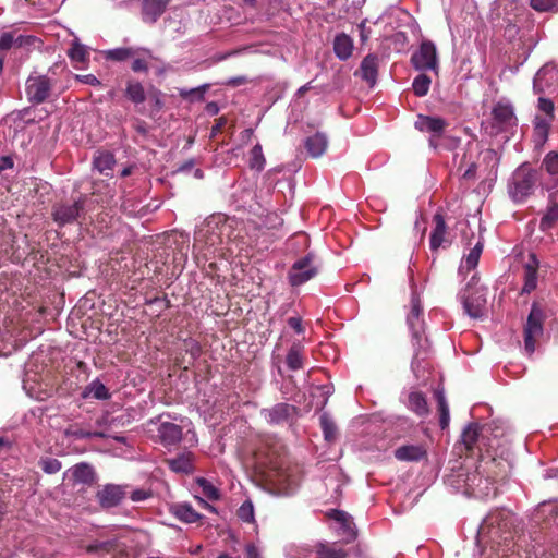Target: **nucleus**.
Masks as SVG:
<instances>
[{"instance_id":"nucleus-1","label":"nucleus","mask_w":558,"mask_h":558,"mask_svg":"<svg viewBox=\"0 0 558 558\" xmlns=\"http://www.w3.org/2000/svg\"><path fill=\"white\" fill-rule=\"evenodd\" d=\"M513 514L507 509L490 511L480 525L478 534L487 537L492 543L502 544L513 538Z\"/></svg>"},{"instance_id":"nucleus-2","label":"nucleus","mask_w":558,"mask_h":558,"mask_svg":"<svg viewBox=\"0 0 558 558\" xmlns=\"http://www.w3.org/2000/svg\"><path fill=\"white\" fill-rule=\"evenodd\" d=\"M88 195L80 194L77 198L57 202L51 207L53 221L62 227L77 222L82 225L87 214Z\"/></svg>"},{"instance_id":"nucleus-3","label":"nucleus","mask_w":558,"mask_h":558,"mask_svg":"<svg viewBox=\"0 0 558 558\" xmlns=\"http://www.w3.org/2000/svg\"><path fill=\"white\" fill-rule=\"evenodd\" d=\"M322 267V258L315 252H308L291 265L287 275L288 282L293 288L301 287L315 279Z\"/></svg>"},{"instance_id":"nucleus-4","label":"nucleus","mask_w":558,"mask_h":558,"mask_svg":"<svg viewBox=\"0 0 558 558\" xmlns=\"http://www.w3.org/2000/svg\"><path fill=\"white\" fill-rule=\"evenodd\" d=\"M538 181L537 171L526 166L519 167L512 174L508 185L510 197L515 203H523L530 197Z\"/></svg>"},{"instance_id":"nucleus-5","label":"nucleus","mask_w":558,"mask_h":558,"mask_svg":"<svg viewBox=\"0 0 558 558\" xmlns=\"http://www.w3.org/2000/svg\"><path fill=\"white\" fill-rule=\"evenodd\" d=\"M545 314L537 302H533L523 329L524 350L529 355L535 352L536 343L544 333Z\"/></svg>"},{"instance_id":"nucleus-6","label":"nucleus","mask_w":558,"mask_h":558,"mask_svg":"<svg viewBox=\"0 0 558 558\" xmlns=\"http://www.w3.org/2000/svg\"><path fill=\"white\" fill-rule=\"evenodd\" d=\"M410 62L417 71L437 72L439 61L435 44L428 39L423 40L418 49L412 53Z\"/></svg>"},{"instance_id":"nucleus-7","label":"nucleus","mask_w":558,"mask_h":558,"mask_svg":"<svg viewBox=\"0 0 558 558\" xmlns=\"http://www.w3.org/2000/svg\"><path fill=\"white\" fill-rule=\"evenodd\" d=\"M478 470L496 484L508 477L511 463L507 459L496 458L487 452V454H480Z\"/></svg>"},{"instance_id":"nucleus-8","label":"nucleus","mask_w":558,"mask_h":558,"mask_svg":"<svg viewBox=\"0 0 558 558\" xmlns=\"http://www.w3.org/2000/svg\"><path fill=\"white\" fill-rule=\"evenodd\" d=\"M171 417L169 413H162L155 418L150 420V423L160 422L157 428V437L159 442L166 447L171 448L179 445L183 438V428L171 422H162V417Z\"/></svg>"},{"instance_id":"nucleus-9","label":"nucleus","mask_w":558,"mask_h":558,"mask_svg":"<svg viewBox=\"0 0 558 558\" xmlns=\"http://www.w3.org/2000/svg\"><path fill=\"white\" fill-rule=\"evenodd\" d=\"M464 484L465 489L475 496L488 497L497 495L494 482L487 475L480 472L478 465L474 472L466 474Z\"/></svg>"},{"instance_id":"nucleus-10","label":"nucleus","mask_w":558,"mask_h":558,"mask_svg":"<svg viewBox=\"0 0 558 558\" xmlns=\"http://www.w3.org/2000/svg\"><path fill=\"white\" fill-rule=\"evenodd\" d=\"M482 428L478 424L472 423L468 425L461 435V441L465 449V454L473 457L483 454V446H485V437L481 433Z\"/></svg>"},{"instance_id":"nucleus-11","label":"nucleus","mask_w":558,"mask_h":558,"mask_svg":"<svg viewBox=\"0 0 558 558\" xmlns=\"http://www.w3.org/2000/svg\"><path fill=\"white\" fill-rule=\"evenodd\" d=\"M126 496V486L106 484L97 493L96 499L104 509L117 507Z\"/></svg>"},{"instance_id":"nucleus-12","label":"nucleus","mask_w":558,"mask_h":558,"mask_svg":"<svg viewBox=\"0 0 558 558\" xmlns=\"http://www.w3.org/2000/svg\"><path fill=\"white\" fill-rule=\"evenodd\" d=\"M492 117L493 128L497 129V132L508 131L517 125V117L510 104L497 102L492 110Z\"/></svg>"},{"instance_id":"nucleus-13","label":"nucleus","mask_w":558,"mask_h":558,"mask_svg":"<svg viewBox=\"0 0 558 558\" xmlns=\"http://www.w3.org/2000/svg\"><path fill=\"white\" fill-rule=\"evenodd\" d=\"M447 126L448 122L440 117L418 114L415 121V128L418 131L432 134L429 144L433 147H437L435 140L442 135Z\"/></svg>"},{"instance_id":"nucleus-14","label":"nucleus","mask_w":558,"mask_h":558,"mask_svg":"<svg viewBox=\"0 0 558 558\" xmlns=\"http://www.w3.org/2000/svg\"><path fill=\"white\" fill-rule=\"evenodd\" d=\"M51 86V82L47 76L28 78L26 85L28 100L36 105L43 104L50 96Z\"/></svg>"},{"instance_id":"nucleus-15","label":"nucleus","mask_w":558,"mask_h":558,"mask_svg":"<svg viewBox=\"0 0 558 558\" xmlns=\"http://www.w3.org/2000/svg\"><path fill=\"white\" fill-rule=\"evenodd\" d=\"M412 335V344L414 348V354L411 362L412 371L414 372L416 377H420V367L421 363L428 357L430 352V343L428 338L425 336V330L415 331Z\"/></svg>"},{"instance_id":"nucleus-16","label":"nucleus","mask_w":558,"mask_h":558,"mask_svg":"<svg viewBox=\"0 0 558 558\" xmlns=\"http://www.w3.org/2000/svg\"><path fill=\"white\" fill-rule=\"evenodd\" d=\"M218 230H220V218L205 221L195 230L194 244H222Z\"/></svg>"},{"instance_id":"nucleus-17","label":"nucleus","mask_w":558,"mask_h":558,"mask_svg":"<svg viewBox=\"0 0 558 558\" xmlns=\"http://www.w3.org/2000/svg\"><path fill=\"white\" fill-rule=\"evenodd\" d=\"M123 97L134 105L137 112L144 113L143 109L140 108L147 100V94L145 86L134 77H126L124 82Z\"/></svg>"},{"instance_id":"nucleus-18","label":"nucleus","mask_w":558,"mask_h":558,"mask_svg":"<svg viewBox=\"0 0 558 558\" xmlns=\"http://www.w3.org/2000/svg\"><path fill=\"white\" fill-rule=\"evenodd\" d=\"M265 418L275 425L291 422L298 413L295 405L289 403H277L270 409L263 411Z\"/></svg>"},{"instance_id":"nucleus-19","label":"nucleus","mask_w":558,"mask_h":558,"mask_svg":"<svg viewBox=\"0 0 558 558\" xmlns=\"http://www.w3.org/2000/svg\"><path fill=\"white\" fill-rule=\"evenodd\" d=\"M379 66V58L377 54L368 53L362 60L360 68L354 72L355 76H360L369 87L375 86L377 82Z\"/></svg>"},{"instance_id":"nucleus-20","label":"nucleus","mask_w":558,"mask_h":558,"mask_svg":"<svg viewBox=\"0 0 558 558\" xmlns=\"http://www.w3.org/2000/svg\"><path fill=\"white\" fill-rule=\"evenodd\" d=\"M430 228L429 244H442L449 241L448 225L441 209L433 216Z\"/></svg>"},{"instance_id":"nucleus-21","label":"nucleus","mask_w":558,"mask_h":558,"mask_svg":"<svg viewBox=\"0 0 558 558\" xmlns=\"http://www.w3.org/2000/svg\"><path fill=\"white\" fill-rule=\"evenodd\" d=\"M315 558H348L349 551L338 542H318L314 545Z\"/></svg>"},{"instance_id":"nucleus-22","label":"nucleus","mask_w":558,"mask_h":558,"mask_svg":"<svg viewBox=\"0 0 558 558\" xmlns=\"http://www.w3.org/2000/svg\"><path fill=\"white\" fill-rule=\"evenodd\" d=\"M539 262L534 253L529 255V259L524 265V284L521 293H531L537 287V271Z\"/></svg>"},{"instance_id":"nucleus-23","label":"nucleus","mask_w":558,"mask_h":558,"mask_svg":"<svg viewBox=\"0 0 558 558\" xmlns=\"http://www.w3.org/2000/svg\"><path fill=\"white\" fill-rule=\"evenodd\" d=\"M395 457L399 461L418 462L427 458V450L423 445H404L395 450Z\"/></svg>"},{"instance_id":"nucleus-24","label":"nucleus","mask_w":558,"mask_h":558,"mask_svg":"<svg viewBox=\"0 0 558 558\" xmlns=\"http://www.w3.org/2000/svg\"><path fill=\"white\" fill-rule=\"evenodd\" d=\"M170 0H143L142 15L144 22L155 23L166 11Z\"/></svg>"},{"instance_id":"nucleus-25","label":"nucleus","mask_w":558,"mask_h":558,"mask_svg":"<svg viewBox=\"0 0 558 558\" xmlns=\"http://www.w3.org/2000/svg\"><path fill=\"white\" fill-rule=\"evenodd\" d=\"M558 222V190L550 193L546 213L541 218L539 228L546 231Z\"/></svg>"},{"instance_id":"nucleus-26","label":"nucleus","mask_w":558,"mask_h":558,"mask_svg":"<svg viewBox=\"0 0 558 558\" xmlns=\"http://www.w3.org/2000/svg\"><path fill=\"white\" fill-rule=\"evenodd\" d=\"M331 517L341 524L344 543L349 544L353 542L357 536V532L352 518L342 510H333Z\"/></svg>"},{"instance_id":"nucleus-27","label":"nucleus","mask_w":558,"mask_h":558,"mask_svg":"<svg viewBox=\"0 0 558 558\" xmlns=\"http://www.w3.org/2000/svg\"><path fill=\"white\" fill-rule=\"evenodd\" d=\"M423 308L421 306V302L417 298L413 296L411 299V310L407 317L408 326L411 330V333L415 331H424V320L422 319Z\"/></svg>"},{"instance_id":"nucleus-28","label":"nucleus","mask_w":558,"mask_h":558,"mask_svg":"<svg viewBox=\"0 0 558 558\" xmlns=\"http://www.w3.org/2000/svg\"><path fill=\"white\" fill-rule=\"evenodd\" d=\"M172 514L184 523H196L202 522L204 515L198 513L189 504H177L171 509Z\"/></svg>"},{"instance_id":"nucleus-29","label":"nucleus","mask_w":558,"mask_h":558,"mask_svg":"<svg viewBox=\"0 0 558 558\" xmlns=\"http://www.w3.org/2000/svg\"><path fill=\"white\" fill-rule=\"evenodd\" d=\"M327 145V137L320 132L308 136L304 143L307 154L313 158L320 157L326 151Z\"/></svg>"},{"instance_id":"nucleus-30","label":"nucleus","mask_w":558,"mask_h":558,"mask_svg":"<svg viewBox=\"0 0 558 558\" xmlns=\"http://www.w3.org/2000/svg\"><path fill=\"white\" fill-rule=\"evenodd\" d=\"M333 51L340 60H348L353 51L352 38L345 33L338 34L333 40Z\"/></svg>"},{"instance_id":"nucleus-31","label":"nucleus","mask_w":558,"mask_h":558,"mask_svg":"<svg viewBox=\"0 0 558 558\" xmlns=\"http://www.w3.org/2000/svg\"><path fill=\"white\" fill-rule=\"evenodd\" d=\"M116 165V159L113 154L109 151H99L94 156L93 166L95 169L99 171V173L111 177L113 167Z\"/></svg>"},{"instance_id":"nucleus-32","label":"nucleus","mask_w":558,"mask_h":558,"mask_svg":"<svg viewBox=\"0 0 558 558\" xmlns=\"http://www.w3.org/2000/svg\"><path fill=\"white\" fill-rule=\"evenodd\" d=\"M486 300L483 295L471 294L464 299L463 305L465 312L472 318H480L484 315Z\"/></svg>"},{"instance_id":"nucleus-33","label":"nucleus","mask_w":558,"mask_h":558,"mask_svg":"<svg viewBox=\"0 0 558 558\" xmlns=\"http://www.w3.org/2000/svg\"><path fill=\"white\" fill-rule=\"evenodd\" d=\"M192 461L193 454L191 452H186L178 456L177 458L169 459L166 462L171 471L189 474L194 470Z\"/></svg>"},{"instance_id":"nucleus-34","label":"nucleus","mask_w":558,"mask_h":558,"mask_svg":"<svg viewBox=\"0 0 558 558\" xmlns=\"http://www.w3.org/2000/svg\"><path fill=\"white\" fill-rule=\"evenodd\" d=\"M75 482L92 485L96 481V473L94 468L85 462L77 463L72 472Z\"/></svg>"},{"instance_id":"nucleus-35","label":"nucleus","mask_w":558,"mask_h":558,"mask_svg":"<svg viewBox=\"0 0 558 558\" xmlns=\"http://www.w3.org/2000/svg\"><path fill=\"white\" fill-rule=\"evenodd\" d=\"M142 50L133 47H119L104 51L106 60L124 62L137 56Z\"/></svg>"},{"instance_id":"nucleus-36","label":"nucleus","mask_w":558,"mask_h":558,"mask_svg":"<svg viewBox=\"0 0 558 558\" xmlns=\"http://www.w3.org/2000/svg\"><path fill=\"white\" fill-rule=\"evenodd\" d=\"M82 397L84 399L93 397L97 400H108L111 395L99 379H95L84 388Z\"/></svg>"},{"instance_id":"nucleus-37","label":"nucleus","mask_w":558,"mask_h":558,"mask_svg":"<svg viewBox=\"0 0 558 558\" xmlns=\"http://www.w3.org/2000/svg\"><path fill=\"white\" fill-rule=\"evenodd\" d=\"M146 101L149 102V111H148L147 116L151 119H155L156 116L165 107L163 93L160 89L150 87L148 90V94H147Z\"/></svg>"},{"instance_id":"nucleus-38","label":"nucleus","mask_w":558,"mask_h":558,"mask_svg":"<svg viewBox=\"0 0 558 558\" xmlns=\"http://www.w3.org/2000/svg\"><path fill=\"white\" fill-rule=\"evenodd\" d=\"M304 347L300 343H293L287 354V365L291 371H299L303 367Z\"/></svg>"},{"instance_id":"nucleus-39","label":"nucleus","mask_w":558,"mask_h":558,"mask_svg":"<svg viewBox=\"0 0 558 558\" xmlns=\"http://www.w3.org/2000/svg\"><path fill=\"white\" fill-rule=\"evenodd\" d=\"M483 246H473L466 257H464L459 267V274L465 276L471 270H474L478 264L482 255Z\"/></svg>"},{"instance_id":"nucleus-40","label":"nucleus","mask_w":558,"mask_h":558,"mask_svg":"<svg viewBox=\"0 0 558 558\" xmlns=\"http://www.w3.org/2000/svg\"><path fill=\"white\" fill-rule=\"evenodd\" d=\"M64 435L66 437H71L73 439H86V438H104L105 434L102 432H90L78 424H71L64 430Z\"/></svg>"},{"instance_id":"nucleus-41","label":"nucleus","mask_w":558,"mask_h":558,"mask_svg":"<svg viewBox=\"0 0 558 558\" xmlns=\"http://www.w3.org/2000/svg\"><path fill=\"white\" fill-rule=\"evenodd\" d=\"M157 236L162 239L161 244H185L190 242V234L177 229L166 231Z\"/></svg>"},{"instance_id":"nucleus-42","label":"nucleus","mask_w":558,"mask_h":558,"mask_svg":"<svg viewBox=\"0 0 558 558\" xmlns=\"http://www.w3.org/2000/svg\"><path fill=\"white\" fill-rule=\"evenodd\" d=\"M410 409L420 416L428 414V405L425 396L422 392H411L409 396Z\"/></svg>"},{"instance_id":"nucleus-43","label":"nucleus","mask_w":558,"mask_h":558,"mask_svg":"<svg viewBox=\"0 0 558 558\" xmlns=\"http://www.w3.org/2000/svg\"><path fill=\"white\" fill-rule=\"evenodd\" d=\"M218 235H220L222 244H231L239 239V233L235 234L232 221L227 219H220V230H218Z\"/></svg>"},{"instance_id":"nucleus-44","label":"nucleus","mask_w":558,"mask_h":558,"mask_svg":"<svg viewBox=\"0 0 558 558\" xmlns=\"http://www.w3.org/2000/svg\"><path fill=\"white\" fill-rule=\"evenodd\" d=\"M320 427L324 437L327 441H333L337 437V425L333 420L327 414L323 413L319 417Z\"/></svg>"},{"instance_id":"nucleus-45","label":"nucleus","mask_w":558,"mask_h":558,"mask_svg":"<svg viewBox=\"0 0 558 558\" xmlns=\"http://www.w3.org/2000/svg\"><path fill=\"white\" fill-rule=\"evenodd\" d=\"M438 411H439V425L441 429H445L449 425L450 415H449V407L446 401L445 395L441 391L435 392Z\"/></svg>"},{"instance_id":"nucleus-46","label":"nucleus","mask_w":558,"mask_h":558,"mask_svg":"<svg viewBox=\"0 0 558 558\" xmlns=\"http://www.w3.org/2000/svg\"><path fill=\"white\" fill-rule=\"evenodd\" d=\"M266 159L263 154L262 145L256 144L250 151L248 166L252 170L262 171L265 167Z\"/></svg>"},{"instance_id":"nucleus-47","label":"nucleus","mask_w":558,"mask_h":558,"mask_svg":"<svg viewBox=\"0 0 558 558\" xmlns=\"http://www.w3.org/2000/svg\"><path fill=\"white\" fill-rule=\"evenodd\" d=\"M430 84H432V80L427 74H425V73L418 74L412 83V88H413L415 96H417V97L426 96L429 92Z\"/></svg>"},{"instance_id":"nucleus-48","label":"nucleus","mask_w":558,"mask_h":558,"mask_svg":"<svg viewBox=\"0 0 558 558\" xmlns=\"http://www.w3.org/2000/svg\"><path fill=\"white\" fill-rule=\"evenodd\" d=\"M68 56L74 62H85L89 58V52L84 45L74 41L69 49Z\"/></svg>"},{"instance_id":"nucleus-49","label":"nucleus","mask_w":558,"mask_h":558,"mask_svg":"<svg viewBox=\"0 0 558 558\" xmlns=\"http://www.w3.org/2000/svg\"><path fill=\"white\" fill-rule=\"evenodd\" d=\"M542 167L550 175L558 174V151L551 150L547 153L542 161Z\"/></svg>"},{"instance_id":"nucleus-50","label":"nucleus","mask_w":558,"mask_h":558,"mask_svg":"<svg viewBox=\"0 0 558 558\" xmlns=\"http://www.w3.org/2000/svg\"><path fill=\"white\" fill-rule=\"evenodd\" d=\"M530 5L536 12H558V0H530Z\"/></svg>"},{"instance_id":"nucleus-51","label":"nucleus","mask_w":558,"mask_h":558,"mask_svg":"<svg viewBox=\"0 0 558 558\" xmlns=\"http://www.w3.org/2000/svg\"><path fill=\"white\" fill-rule=\"evenodd\" d=\"M14 32V49L17 48H25L28 49L32 46H35V44L40 43V40L33 35H23L20 34L17 31Z\"/></svg>"},{"instance_id":"nucleus-52","label":"nucleus","mask_w":558,"mask_h":558,"mask_svg":"<svg viewBox=\"0 0 558 558\" xmlns=\"http://www.w3.org/2000/svg\"><path fill=\"white\" fill-rule=\"evenodd\" d=\"M463 165H468V168L464 170V172L461 174V180L465 182H473L476 179V169L477 166L474 161L468 162L466 160V154H464L461 158L460 165L458 167V170L460 171Z\"/></svg>"},{"instance_id":"nucleus-53","label":"nucleus","mask_w":558,"mask_h":558,"mask_svg":"<svg viewBox=\"0 0 558 558\" xmlns=\"http://www.w3.org/2000/svg\"><path fill=\"white\" fill-rule=\"evenodd\" d=\"M553 121L550 118H541L538 116L535 118V133L543 141L547 140Z\"/></svg>"},{"instance_id":"nucleus-54","label":"nucleus","mask_w":558,"mask_h":558,"mask_svg":"<svg viewBox=\"0 0 558 558\" xmlns=\"http://www.w3.org/2000/svg\"><path fill=\"white\" fill-rule=\"evenodd\" d=\"M236 515L243 522L251 523L254 521V507L251 500H245L236 511Z\"/></svg>"},{"instance_id":"nucleus-55","label":"nucleus","mask_w":558,"mask_h":558,"mask_svg":"<svg viewBox=\"0 0 558 558\" xmlns=\"http://www.w3.org/2000/svg\"><path fill=\"white\" fill-rule=\"evenodd\" d=\"M207 85H204L202 87H196L192 89H180L179 95L183 99H190V100H199L202 101L204 99V94L207 90Z\"/></svg>"},{"instance_id":"nucleus-56","label":"nucleus","mask_w":558,"mask_h":558,"mask_svg":"<svg viewBox=\"0 0 558 558\" xmlns=\"http://www.w3.org/2000/svg\"><path fill=\"white\" fill-rule=\"evenodd\" d=\"M197 484L202 487L203 494L210 500H218L220 498L219 490L207 480L198 478Z\"/></svg>"},{"instance_id":"nucleus-57","label":"nucleus","mask_w":558,"mask_h":558,"mask_svg":"<svg viewBox=\"0 0 558 558\" xmlns=\"http://www.w3.org/2000/svg\"><path fill=\"white\" fill-rule=\"evenodd\" d=\"M537 108L545 114L544 118H550V120H555V105L551 99L539 97L537 100Z\"/></svg>"},{"instance_id":"nucleus-58","label":"nucleus","mask_w":558,"mask_h":558,"mask_svg":"<svg viewBox=\"0 0 558 558\" xmlns=\"http://www.w3.org/2000/svg\"><path fill=\"white\" fill-rule=\"evenodd\" d=\"M41 470L47 474H56L61 470V462L54 458H46L39 462Z\"/></svg>"},{"instance_id":"nucleus-59","label":"nucleus","mask_w":558,"mask_h":558,"mask_svg":"<svg viewBox=\"0 0 558 558\" xmlns=\"http://www.w3.org/2000/svg\"><path fill=\"white\" fill-rule=\"evenodd\" d=\"M132 59L131 69L135 73H147L149 71L148 61L142 57L140 53Z\"/></svg>"},{"instance_id":"nucleus-60","label":"nucleus","mask_w":558,"mask_h":558,"mask_svg":"<svg viewBox=\"0 0 558 558\" xmlns=\"http://www.w3.org/2000/svg\"><path fill=\"white\" fill-rule=\"evenodd\" d=\"M14 48V32H5L0 36V52Z\"/></svg>"},{"instance_id":"nucleus-61","label":"nucleus","mask_w":558,"mask_h":558,"mask_svg":"<svg viewBox=\"0 0 558 558\" xmlns=\"http://www.w3.org/2000/svg\"><path fill=\"white\" fill-rule=\"evenodd\" d=\"M132 128L134 129V131L142 135V136H147L148 135V125L147 123L144 121V120H141L138 118H134L133 119V122H132Z\"/></svg>"},{"instance_id":"nucleus-62","label":"nucleus","mask_w":558,"mask_h":558,"mask_svg":"<svg viewBox=\"0 0 558 558\" xmlns=\"http://www.w3.org/2000/svg\"><path fill=\"white\" fill-rule=\"evenodd\" d=\"M75 80H77L78 82H81L83 84L90 85V86L99 87L102 85L101 82L94 74H86V75L76 74Z\"/></svg>"},{"instance_id":"nucleus-63","label":"nucleus","mask_w":558,"mask_h":558,"mask_svg":"<svg viewBox=\"0 0 558 558\" xmlns=\"http://www.w3.org/2000/svg\"><path fill=\"white\" fill-rule=\"evenodd\" d=\"M99 547V555L108 554L111 551H114L117 548V542L116 541H105V542H98Z\"/></svg>"},{"instance_id":"nucleus-64","label":"nucleus","mask_w":558,"mask_h":558,"mask_svg":"<svg viewBox=\"0 0 558 558\" xmlns=\"http://www.w3.org/2000/svg\"><path fill=\"white\" fill-rule=\"evenodd\" d=\"M288 325L294 329L298 333H302L304 331L302 319L300 317H290L288 319Z\"/></svg>"}]
</instances>
